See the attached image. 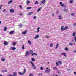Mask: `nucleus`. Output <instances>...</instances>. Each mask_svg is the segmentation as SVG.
<instances>
[{
    "label": "nucleus",
    "mask_w": 76,
    "mask_h": 76,
    "mask_svg": "<svg viewBox=\"0 0 76 76\" xmlns=\"http://www.w3.org/2000/svg\"><path fill=\"white\" fill-rule=\"evenodd\" d=\"M56 69H57V68H56V67H54L53 68V70H56Z\"/></svg>",
    "instance_id": "obj_49"
},
{
    "label": "nucleus",
    "mask_w": 76,
    "mask_h": 76,
    "mask_svg": "<svg viewBox=\"0 0 76 76\" xmlns=\"http://www.w3.org/2000/svg\"><path fill=\"white\" fill-rule=\"evenodd\" d=\"M4 31H6L7 30V27H5L4 28Z\"/></svg>",
    "instance_id": "obj_34"
},
{
    "label": "nucleus",
    "mask_w": 76,
    "mask_h": 76,
    "mask_svg": "<svg viewBox=\"0 0 76 76\" xmlns=\"http://www.w3.org/2000/svg\"><path fill=\"white\" fill-rule=\"evenodd\" d=\"M26 69H24V72H23V73H26Z\"/></svg>",
    "instance_id": "obj_50"
},
{
    "label": "nucleus",
    "mask_w": 76,
    "mask_h": 76,
    "mask_svg": "<svg viewBox=\"0 0 76 76\" xmlns=\"http://www.w3.org/2000/svg\"><path fill=\"white\" fill-rule=\"evenodd\" d=\"M52 15H53V16H52L53 17H54V16H55V15H54V14H52Z\"/></svg>",
    "instance_id": "obj_61"
},
{
    "label": "nucleus",
    "mask_w": 76,
    "mask_h": 76,
    "mask_svg": "<svg viewBox=\"0 0 76 76\" xmlns=\"http://www.w3.org/2000/svg\"><path fill=\"white\" fill-rule=\"evenodd\" d=\"M42 75V73H39L38 74V75Z\"/></svg>",
    "instance_id": "obj_56"
},
{
    "label": "nucleus",
    "mask_w": 76,
    "mask_h": 76,
    "mask_svg": "<svg viewBox=\"0 0 76 76\" xmlns=\"http://www.w3.org/2000/svg\"><path fill=\"white\" fill-rule=\"evenodd\" d=\"M45 72H47V73H50V69H49L48 70H48H45Z\"/></svg>",
    "instance_id": "obj_13"
},
{
    "label": "nucleus",
    "mask_w": 76,
    "mask_h": 76,
    "mask_svg": "<svg viewBox=\"0 0 76 76\" xmlns=\"http://www.w3.org/2000/svg\"><path fill=\"white\" fill-rule=\"evenodd\" d=\"M18 73L20 75H23L24 74V73L22 72H19Z\"/></svg>",
    "instance_id": "obj_29"
},
{
    "label": "nucleus",
    "mask_w": 76,
    "mask_h": 76,
    "mask_svg": "<svg viewBox=\"0 0 76 76\" xmlns=\"http://www.w3.org/2000/svg\"><path fill=\"white\" fill-rule=\"evenodd\" d=\"M61 55H64L66 57H67V56H66V53H62L61 54Z\"/></svg>",
    "instance_id": "obj_10"
},
{
    "label": "nucleus",
    "mask_w": 76,
    "mask_h": 76,
    "mask_svg": "<svg viewBox=\"0 0 76 76\" xmlns=\"http://www.w3.org/2000/svg\"><path fill=\"white\" fill-rule=\"evenodd\" d=\"M69 2L70 3H74V1L73 0H70Z\"/></svg>",
    "instance_id": "obj_15"
},
{
    "label": "nucleus",
    "mask_w": 76,
    "mask_h": 76,
    "mask_svg": "<svg viewBox=\"0 0 76 76\" xmlns=\"http://www.w3.org/2000/svg\"><path fill=\"white\" fill-rule=\"evenodd\" d=\"M74 26H76V22L74 23Z\"/></svg>",
    "instance_id": "obj_55"
},
{
    "label": "nucleus",
    "mask_w": 76,
    "mask_h": 76,
    "mask_svg": "<svg viewBox=\"0 0 76 76\" xmlns=\"http://www.w3.org/2000/svg\"><path fill=\"white\" fill-rule=\"evenodd\" d=\"M59 45V44H57V45H56V47L55 48V49H57V48H58V47Z\"/></svg>",
    "instance_id": "obj_21"
},
{
    "label": "nucleus",
    "mask_w": 76,
    "mask_h": 76,
    "mask_svg": "<svg viewBox=\"0 0 76 76\" xmlns=\"http://www.w3.org/2000/svg\"><path fill=\"white\" fill-rule=\"evenodd\" d=\"M71 15L73 16V15H74V14H71Z\"/></svg>",
    "instance_id": "obj_62"
},
{
    "label": "nucleus",
    "mask_w": 76,
    "mask_h": 76,
    "mask_svg": "<svg viewBox=\"0 0 76 76\" xmlns=\"http://www.w3.org/2000/svg\"><path fill=\"white\" fill-rule=\"evenodd\" d=\"M8 76H13V75L12 74H9L8 75Z\"/></svg>",
    "instance_id": "obj_41"
},
{
    "label": "nucleus",
    "mask_w": 76,
    "mask_h": 76,
    "mask_svg": "<svg viewBox=\"0 0 76 76\" xmlns=\"http://www.w3.org/2000/svg\"><path fill=\"white\" fill-rule=\"evenodd\" d=\"M27 32H28V31L26 30H25L24 32H23L22 33V34H23V35H25V34H26Z\"/></svg>",
    "instance_id": "obj_6"
},
{
    "label": "nucleus",
    "mask_w": 76,
    "mask_h": 76,
    "mask_svg": "<svg viewBox=\"0 0 76 76\" xmlns=\"http://www.w3.org/2000/svg\"><path fill=\"white\" fill-rule=\"evenodd\" d=\"M28 43L29 44V45H32V42L30 41V40H28Z\"/></svg>",
    "instance_id": "obj_20"
},
{
    "label": "nucleus",
    "mask_w": 76,
    "mask_h": 76,
    "mask_svg": "<svg viewBox=\"0 0 76 76\" xmlns=\"http://www.w3.org/2000/svg\"><path fill=\"white\" fill-rule=\"evenodd\" d=\"M20 7V9H22V7L21 5L19 6Z\"/></svg>",
    "instance_id": "obj_52"
},
{
    "label": "nucleus",
    "mask_w": 76,
    "mask_h": 76,
    "mask_svg": "<svg viewBox=\"0 0 76 76\" xmlns=\"http://www.w3.org/2000/svg\"><path fill=\"white\" fill-rule=\"evenodd\" d=\"M64 11H65V12H67V10H64Z\"/></svg>",
    "instance_id": "obj_59"
},
{
    "label": "nucleus",
    "mask_w": 76,
    "mask_h": 76,
    "mask_svg": "<svg viewBox=\"0 0 76 76\" xmlns=\"http://www.w3.org/2000/svg\"><path fill=\"white\" fill-rule=\"evenodd\" d=\"M15 12V10H14L13 9H11L10 10V13H13V12Z\"/></svg>",
    "instance_id": "obj_3"
},
{
    "label": "nucleus",
    "mask_w": 76,
    "mask_h": 76,
    "mask_svg": "<svg viewBox=\"0 0 76 76\" xmlns=\"http://www.w3.org/2000/svg\"><path fill=\"white\" fill-rule=\"evenodd\" d=\"M43 69H44V67L42 66H41L40 68V70H43Z\"/></svg>",
    "instance_id": "obj_33"
},
{
    "label": "nucleus",
    "mask_w": 76,
    "mask_h": 76,
    "mask_svg": "<svg viewBox=\"0 0 76 76\" xmlns=\"http://www.w3.org/2000/svg\"><path fill=\"white\" fill-rule=\"evenodd\" d=\"M24 46H25V45H22V50H25V47H24Z\"/></svg>",
    "instance_id": "obj_22"
},
{
    "label": "nucleus",
    "mask_w": 76,
    "mask_h": 76,
    "mask_svg": "<svg viewBox=\"0 0 76 76\" xmlns=\"http://www.w3.org/2000/svg\"><path fill=\"white\" fill-rule=\"evenodd\" d=\"M39 35L38 34H37L36 36H35L34 37L35 39H37V38H39Z\"/></svg>",
    "instance_id": "obj_5"
},
{
    "label": "nucleus",
    "mask_w": 76,
    "mask_h": 76,
    "mask_svg": "<svg viewBox=\"0 0 76 76\" xmlns=\"http://www.w3.org/2000/svg\"><path fill=\"white\" fill-rule=\"evenodd\" d=\"M74 39L75 40V42H76V36L74 38Z\"/></svg>",
    "instance_id": "obj_48"
},
{
    "label": "nucleus",
    "mask_w": 76,
    "mask_h": 76,
    "mask_svg": "<svg viewBox=\"0 0 76 76\" xmlns=\"http://www.w3.org/2000/svg\"><path fill=\"white\" fill-rule=\"evenodd\" d=\"M6 9L4 10H3V12H6Z\"/></svg>",
    "instance_id": "obj_51"
},
{
    "label": "nucleus",
    "mask_w": 76,
    "mask_h": 76,
    "mask_svg": "<svg viewBox=\"0 0 76 76\" xmlns=\"http://www.w3.org/2000/svg\"><path fill=\"white\" fill-rule=\"evenodd\" d=\"M31 63V64H32V66H34V64L33 63V62H30Z\"/></svg>",
    "instance_id": "obj_35"
},
{
    "label": "nucleus",
    "mask_w": 76,
    "mask_h": 76,
    "mask_svg": "<svg viewBox=\"0 0 76 76\" xmlns=\"http://www.w3.org/2000/svg\"><path fill=\"white\" fill-rule=\"evenodd\" d=\"M50 47H54V44L53 43H51L50 45Z\"/></svg>",
    "instance_id": "obj_9"
},
{
    "label": "nucleus",
    "mask_w": 76,
    "mask_h": 76,
    "mask_svg": "<svg viewBox=\"0 0 76 76\" xmlns=\"http://www.w3.org/2000/svg\"><path fill=\"white\" fill-rule=\"evenodd\" d=\"M14 32H15V31H12L10 32L9 33V34H13V33H14Z\"/></svg>",
    "instance_id": "obj_16"
},
{
    "label": "nucleus",
    "mask_w": 76,
    "mask_h": 76,
    "mask_svg": "<svg viewBox=\"0 0 76 76\" xmlns=\"http://www.w3.org/2000/svg\"><path fill=\"white\" fill-rule=\"evenodd\" d=\"M32 9V7H28L27 8V10H29V9Z\"/></svg>",
    "instance_id": "obj_23"
},
{
    "label": "nucleus",
    "mask_w": 76,
    "mask_h": 76,
    "mask_svg": "<svg viewBox=\"0 0 76 76\" xmlns=\"http://www.w3.org/2000/svg\"><path fill=\"white\" fill-rule=\"evenodd\" d=\"M68 29V27L67 26H65L64 28V30H66Z\"/></svg>",
    "instance_id": "obj_24"
},
{
    "label": "nucleus",
    "mask_w": 76,
    "mask_h": 76,
    "mask_svg": "<svg viewBox=\"0 0 76 76\" xmlns=\"http://www.w3.org/2000/svg\"><path fill=\"white\" fill-rule=\"evenodd\" d=\"M38 3H39L38 2V1H36L35 2V4H38Z\"/></svg>",
    "instance_id": "obj_28"
},
{
    "label": "nucleus",
    "mask_w": 76,
    "mask_h": 76,
    "mask_svg": "<svg viewBox=\"0 0 76 76\" xmlns=\"http://www.w3.org/2000/svg\"><path fill=\"white\" fill-rule=\"evenodd\" d=\"M20 16H22V14H20Z\"/></svg>",
    "instance_id": "obj_63"
},
{
    "label": "nucleus",
    "mask_w": 76,
    "mask_h": 76,
    "mask_svg": "<svg viewBox=\"0 0 76 76\" xmlns=\"http://www.w3.org/2000/svg\"><path fill=\"white\" fill-rule=\"evenodd\" d=\"M74 74H75V75H76V72H74Z\"/></svg>",
    "instance_id": "obj_58"
},
{
    "label": "nucleus",
    "mask_w": 76,
    "mask_h": 76,
    "mask_svg": "<svg viewBox=\"0 0 76 76\" xmlns=\"http://www.w3.org/2000/svg\"><path fill=\"white\" fill-rule=\"evenodd\" d=\"M62 7H63L64 6V4H62V5H61Z\"/></svg>",
    "instance_id": "obj_57"
},
{
    "label": "nucleus",
    "mask_w": 76,
    "mask_h": 76,
    "mask_svg": "<svg viewBox=\"0 0 76 76\" xmlns=\"http://www.w3.org/2000/svg\"><path fill=\"white\" fill-rule=\"evenodd\" d=\"M31 60L33 61H35V59L34 58H32Z\"/></svg>",
    "instance_id": "obj_36"
},
{
    "label": "nucleus",
    "mask_w": 76,
    "mask_h": 76,
    "mask_svg": "<svg viewBox=\"0 0 76 76\" xmlns=\"http://www.w3.org/2000/svg\"><path fill=\"white\" fill-rule=\"evenodd\" d=\"M56 64L57 66H59V64H58L57 62H56Z\"/></svg>",
    "instance_id": "obj_30"
},
{
    "label": "nucleus",
    "mask_w": 76,
    "mask_h": 76,
    "mask_svg": "<svg viewBox=\"0 0 76 76\" xmlns=\"http://www.w3.org/2000/svg\"><path fill=\"white\" fill-rule=\"evenodd\" d=\"M29 76H34V75L32 74V73H30L29 75Z\"/></svg>",
    "instance_id": "obj_32"
},
{
    "label": "nucleus",
    "mask_w": 76,
    "mask_h": 76,
    "mask_svg": "<svg viewBox=\"0 0 76 76\" xmlns=\"http://www.w3.org/2000/svg\"><path fill=\"white\" fill-rule=\"evenodd\" d=\"M62 4H63V3L62 2H60V5H61Z\"/></svg>",
    "instance_id": "obj_54"
},
{
    "label": "nucleus",
    "mask_w": 76,
    "mask_h": 76,
    "mask_svg": "<svg viewBox=\"0 0 76 76\" xmlns=\"http://www.w3.org/2000/svg\"><path fill=\"white\" fill-rule=\"evenodd\" d=\"M29 52L31 54H32V53H33V51L32 50H30Z\"/></svg>",
    "instance_id": "obj_40"
},
{
    "label": "nucleus",
    "mask_w": 76,
    "mask_h": 76,
    "mask_svg": "<svg viewBox=\"0 0 76 76\" xmlns=\"http://www.w3.org/2000/svg\"><path fill=\"white\" fill-rule=\"evenodd\" d=\"M46 38H50V37L47 35L46 36Z\"/></svg>",
    "instance_id": "obj_44"
},
{
    "label": "nucleus",
    "mask_w": 76,
    "mask_h": 76,
    "mask_svg": "<svg viewBox=\"0 0 76 76\" xmlns=\"http://www.w3.org/2000/svg\"><path fill=\"white\" fill-rule=\"evenodd\" d=\"M33 13H34V12H31L28 13V15H32V14H33Z\"/></svg>",
    "instance_id": "obj_27"
},
{
    "label": "nucleus",
    "mask_w": 76,
    "mask_h": 76,
    "mask_svg": "<svg viewBox=\"0 0 76 76\" xmlns=\"http://www.w3.org/2000/svg\"><path fill=\"white\" fill-rule=\"evenodd\" d=\"M73 52H74V53H76V50H74Z\"/></svg>",
    "instance_id": "obj_60"
},
{
    "label": "nucleus",
    "mask_w": 76,
    "mask_h": 76,
    "mask_svg": "<svg viewBox=\"0 0 76 76\" xmlns=\"http://www.w3.org/2000/svg\"><path fill=\"white\" fill-rule=\"evenodd\" d=\"M1 21H0V24H1Z\"/></svg>",
    "instance_id": "obj_64"
},
{
    "label": "nucleus",
    "mask_w": 76,
    "mask_h": 76,
    "mask_svg": "<svg viewBox=\"0 0 76 76\" xmlns=\"http://www.w3.org/2000/svg\"><path fill=\"white\" fill-rule=\"evenodd\" d=\"M69 45H73V43H69Z\"/></svg>",
    "instance_id": "obj_46"
},
{
    "label": "nucleus",
    "mask_w": 76,
    "mask_h": 76,
    "mask_svg": "<svg viewBox=\"0 0 76 76\" xmlns=\"http://www.w3.org/2000/svg\"><path fill=\"white\" fill-rule=\"evenodd\" d=\"M13 3V1L10 0L8 2V4H10V3Z\"/></svg>",
    "instance_id": "obj_11"
},
{
    "label": "nucleus",
    "mask_w": 76,
    "mask_h": 76,
    "mask_svg": "<svg viewBox=\"0 0 76 76\" xmlns=\"http://www.w3.org/2000/svg\"><path fill=\"white\" fill-rule=\"evenodd\" d=\"M5 59L4 58V59H1V60L2 61H5Z\"/></svg>",
    "instance_id": "obj_42"
},
{
    "label": "nucleus",
    "mask_w": 76,
    "mask_h": 76,
    "mask_svg": "<svg viewBox=\"0 0 76 76\" xmlns=\"http://www.w3.org/2000/svg\"><path fill=\"white\" fill-rule=\"evenodd\" d=\"M4 45H8V42L6 41H4Z\"/></svg>",
    "instance_id": "obj_7"
},
{
    "label": "nucleus",
    "mask_w": 76,
    "mask_h": 76,
    "mask_svg": "<svg viewBox=\"0 0 76 76\" xmlns=\"http://www.w3.org/2000/svg\"><path fill=\"white\" fill-rule=\"evenodd\" d=\"M75 35H76V32H74L72 34V36H73V37H75Z\"/></svg>",
    "instance_id": "obj_26"
},
{
    "label": "nucleus",
    "mask_w": 76,
    "mask_h": 76,
    "mask_svg": "<svg viewBox=\"0 0 76 76\" xmlns=\"http://www.w3.org/2000/svg\"><path fill=\"white\" fill-rule=\"evenodd\" d=\"M39 29H40V27H38L37 28V33H38V32H39Z\"/></svg>",
    "instance_id": "obj_19"
},
{
    "label": "nucleus",
    "mask_w": 76,
    "mask_h": 76,
    "mask_svg": "<svg viewBox=\"0 0 76 76\" xmlns=\"http://www.w3.org/2000/svg\"><path fill=\"white\" fill-rule=\"evenodd\" d=\"M29 52L28 51L26 52L25 57H28L29 56Z\"/></svg>",
    "instance_id": "obj_1"
},
{
    "label": "nucleus",
    "mask_w": 76,
    "mask_h": 76,
    "mask_svg": "<svg viewBox=\"0 0 76 76\" xmlns=\"http://www.w3.org/2000/svg\"><path fill=\"white\" fill-rule=\"evenodd\" d=\"M13 76H17V72H15L13 74Z\"/></svg>",
    "instance_id": "obj_8"
},
{
    "label": "nucleus",
    "mask_w": 76,
    "mask_h": 76,
    "mask_svg": "<svg viewBox=\"0 0 76 76\" xmlns=\"http://www.w3.org/2000/svg\"><path fill=\"white\" fill-rule=\"evenodd\" d=\"M41 4H40V5H42V4H44L45 3V0H44L43 1H41Z\"/></svg>",
    "instance_id": "obj_2"
},
{
    "label": "nucleus",
    "mask_w": 76,
    "mask_h": 76,
    "mask_svg": "<svg viewBox=\"0 0 76 76\" xmlns=\"http://www.w3.org/2000/svg\"><path fill=\"white\" fill-rule=\"evenodd\" d=\"M65 51H69V49L67 48H65Z\"/></svg>",
    "instance_id": "obj_31"
},
{
    "label": "nucleus",
    "mask_w": 76,
    "mask_h": 76,
    "mask_svg": "<svg viewBox=\"0 0 76 76\" xmlns=\"http://www.w3.org/2000/svg\"><path fill=\"white\" fill-rule=\"evenodd\" d=\"M2 72H7V70L5 69V70L2 71Z\"/></svg>",
    "instance_id": "obj_43"
},
{
    "label": "nucleus",
    "mask_w": 76,
    "mask_h": 76,
    "mask_svg": "<svg viewBox=\"0 0 76 76\" xmlns=\"http://www.w3.org/2000/svg\"><path fill=\"white\" fill-rule=\"evenodd\" d=\"M2 6H2V5H0V10H1V8L2 7Z\"/></svg>",
    "instance_id": "obj_53"
},
{
    "label": "nucleus",
    "mask_w": 76,
    "mask_h": 76,
    "mask_svg": "<svg viewBox=\"0 0 76 76\" xmlns=\"http://www.w3.org/2000/svg\"><path fill=\"white\" fill-rule=\"evenodd\" d=\"M16 42L13 43V46H15V45H16Z\"/></svg>",
    "instance_id": "obj_45"
},
{
    "label": "nucleus",
    "mask_w": 76,
    "mask_h": 76,
    "mask_svg": "<svg viewBox=\"0 0 76 76\" xmlns=\"http://www.w3.org/2000/svg\"><path fill=\"white\" fill-rule=\"evenodd\" d=\"M10 49L11 50H16V48H14V47H11Z\"/></svg>",
    "instance_id": "obj_4"
},
{
    "label": "nucleus",
    "mask_w": 76,
    "mask_h": 76,
    "mask_svg": "<svg viewBox=\"0 0 76 76\" xmlns=\"http://www.w3.org/2000/svg\"><path fill=\"white\" fill-rule=\"evenodd\" d=\"M18 26L20 28H22V27L23 26V24H20Z\"/></svg>",
    "instance_id": "obj_18"
},
{
    "label": "nucleus",
    "mask_w": 76,
    "mask_h": 76,
    "mask_svg": "<svg viewBox=\"0 0 76 76\" xmlns=\"http://www.w3.org/2000/svg\"><path fill=\"white\" fill-rule=\"evenodd\" d=\"M27 4H29V3H30V1H26Z\"/></svg>",
    "instance_id": "obj_37"
},
{
    "label": "nucleus",
    "mask_w": 76,
    "mask_h": 76,
    "mask_svg": "<svg viewBox=\"0 0 76 76\" xmlns=\"http://www.w3.org/2000/svg\"><path fill=\"white\" fill-rule=\"evenodd\" d=\"M61 31H64V28L63 26H61Z\"/></svg>",
    "instance_id": "obj_12"
},
{
    "label": "nucleus",
    "mask_w": 76,
    "mask_h": 76,
    "mask_svg": "<svg viewBox=\"0 0 76 76\" xmlns=\"http://www.w3.org/2000/svg\"><path fill=\"white\" fill-rule=\"evenodd\" d=\"M58 17V19H63V18L61 17V15H59Z\"/></svg>",
    "instance_id": "obj_14"
},
{
    "label": "nucleus",
    "mask_w": 76,
    "mask_h": 76,
    "mask_svg": "<svg viewBox=\"0 0 76 76\" xmlns=\"http://www.w3.org/2000/svg\"><path fill=\"white\" fill-rule=\"evenodd\" d=\"M37 18V17L35 16H34V17H33V19H35Z\"/></svg>",
    "instance_id": "obj_47"
},
{
    "label": "nucleus",
    "mask_w": 76,
    "mask_h": 76,
    "mask_svg": "<svg viewBox=\"0 0 76 76\" xmlns=\"http://www.w3.org/2000/svg\"><path fill=\"white\" fill-rule=\"evenodd\" d=\"M57 61L60 64H62V62L60 61Z\"/></svg>",
    "instance_id": "obj_17"
},
{
    "label": "nucleus",
    "mask_w": 76,
    "mask_h": 76,
    "mask_svg": "<svg viewBox=\"0 0 76 76\" xmlns=\"http://www.w3.org/2000/svg\"><path fill=\"white\" fill-rule=\"evenodd\" d=\"M32 54V56H34V54H35V55L36 56H37L38 55V54H36V53H31Z\"/></svg>",
    "instance_id": "obj_25"
},
{
    "label": "nucleus",
    "mask_w": 76,
    "mask_h": 76,
    "mask_svg": "<svg viewBox=\"0 0 76 76\" xmlns=\"http://www.w3.org/2000/svg\"><path fill=\"white\" fill-rule=\"evenodd\" d=\"M37 11L38 12H40V11H41V8H39L38 9Z\"/></svg>",
    "instance_id": "obj_39"
},
{
    "label": "nucleus",
    "mask_w": 76,
    "mask_h": 76,
    "mask_svg": "<svg viewBox=\"0 0 76 76\" xmlns=\"http://www.w3.org/2000/svg\"><path fill=\"white\" fill-rule=\"evenodd\" d=\"M32 66L33 67V69H35L37 68V67L36 66H35V65H34V66Z\"/></svg>",
    "instance_id": "obj_38"
}]
</instances>
